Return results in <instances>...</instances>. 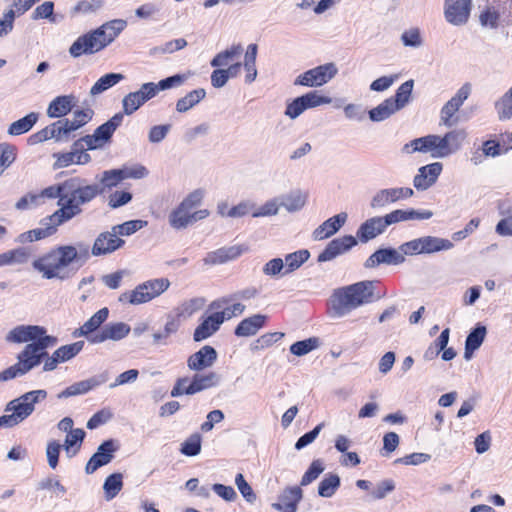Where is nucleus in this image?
I'll return each instance as SVG.
<instances>
[{
    "instance_id": "f257e3e1",
    "label": "nucleus",
    "mask_w": 512,
    "mask_h": 512,
    "mask_svg": "<svg viewBox=\"0 0 512 512\" xmlns=\"http://www.w3.org/2000/svg\"><path fill=\"white\" fill-rule=\"evenodd\" d=\"M89 255L86 244L60 245L37 257L32 267L43 279L66 281L85 264Z\"/></svg>"
},
{
    "instance_id": "f03ea898",
    "label": "nucleus",
    "mask_w": 512,
    "mask_h": 512,
    "mask_svg": "<svg viewBox=\"0 0 512 512\" xmlns=\"http://www.w3.org/2000/svg\"><path fill=\"white\" fill-rule=\"evenodd\" d=\"M467 134L463 129H456L443 136L430 134L406 143L402 151L406 154L415 152L429 153L433 158H446L460 150Z\"/></svg>"
},
{
    "instance_id": "7ed1b4c3",
    "label": "nucleus",
    "mask_w": 512,
    "mask_h": 512,
    "mask_svg": "<svg viewBox=\"0 0 512 512\" xmlns=\"http://www.w3.org/2000/svg\"><path fill=\"white\" fill-rule=\"evenodd\" d=\"M374 285L371 281H362L336 290L331 297V307L338 317L350 314L358 307L370 303L373 299Z\"/></svg>"
},
{
    "instance_id": "20e7f679",
    "label": "nucleus",
    "mask_w": 512,
    "mask_h": 512,
    "mask_svg": "<svg viewBox=\"0 0 512 512\" xmlns=\"http://www.w3.org/2000/svg\"><path fill=\"white\" fill-rule=\"evenodd\" d=\"M64 194L58 201L59 214L62 219H72L81 212L80 206L91 201L99 190L95 185H81L77 179H69L62 183Z\"/></svg>"
},
{
    "instance_id": "39448f33",
    "label": "nucleus",
    "mask_w": 512,
    "mask_h": 512,
    "mask_svg": "<svg viewBox=\"0 0 512 512\" xmlns=\"http://www.w3.org/2000/svg\"><path fill=\"white\" fill-rule=\"evenodd\" d=\"M47 391L37 389L26 392L9 401L5 406V414L0 417V428H12L19 425L35 411V405L47 398Z\"/></svg>"
},
{
    "instance_id": "423d86ee",
    "label": "nucleus",
    "mask_w": 512,
    "mask_h": 512,
    "mask_svg": "<svg viewBox=\"0 0 512 512\" xmlns=\"http://www.w3.org/2000/svg\"><path fill=\"white\" fill-rule=\"evenodd\" d=\"M204 198V191L196 189L191 192L183 201L176 207L168 217L171 227L174 229H184L188 225L193 224L199 220L205 219L209 216L207 209L195 210Z\"/></svg>"
},
{
    "instance_id": "0eeeda50",
    "label": "nucleus",
    "mask_w": 512,
    "mask_h": 512,
    "mask_svg": "<svg viewBox=\"0 0 512 512\" xmlns=\"http://www.w3.org/2000/svg\"><path fill=\"white\" fill-rule=\"evenodd\" d=\"M169 287L170 281L167 278L150 279L137 285L133 290L122 293L119 301L130 305L148 303L162 295Z\"/></svg>"
},
{
    "instance_id": "6e6552de",
    "label": "nucleus",
    "mask_w": 512,
    "mask_h": 512,
    "mask_svg": "<svg viewBox=\"0 0 512 512\" xmlns=\"http://www.w3.org/2000/svg\"><path fill=\"white\" fill-rule=\"evenodd\" d=\"M110 43L112 41L101 25L99 28L78 37L70 46L69 54L74 58L84 54H94L107 47Z\"/></svg>"
},
{
    "instance_id": "1a4fd4ad",
    "label": "nucleus",
    "mask_w": 512,
    "mask_h": 512,
    "mask_svg": "<svg viewBox=\"0 0 512 512\" xmlns=\"http://www.w3.org/2000/svg\"><path fill=\"white\" fill-rule=\"evenodd\" d=\"M4 339L9 344L56 343V338L47 335L45 328L38 325L15 326L6 333Z\"/></svg>"
},
{
    "instance_id": "9d476101",
    "label": "nucleus",
    "mask_w": 512,
    "mask_h": 512,
    "mask_svg": "<svg viewBox=\"0 0 512 512\" xmlns=\"http://www.w3.org/2000/svg\"><path fill=\"white\" fill-rule=\"evenodd\" d=\"M337 73L338 68L335 63H325L299 74L294 84L306 87H320L332 80Z\"/></svg>"
},
{
    "instance_id": "9b49d317",
    "label": "nucleus",
    "mask_w": 512,
    "mask_h": 512,
    "mask_svg": "<svg viewBox=\"0 0 512 512\" xmlns=\"http://www.w3.org/2000/svg\"><path fill=\"white\" fill-rule=\"evenodd\" d=\"M330 103H332V98L320 94L319 91H310L289 103L285 115L290 119H296L307 109Z\"/></svg>"
},
{
    "instance_id": "f8f14e48",
    "label": "nucleus",
    "mask_w": 512,
    "mask_h": 512,
    "mask_svg": "<svg viewBox=\"0 0 512 512\" xmlns=\"http://www.w3.org/2000/svg\"><path fill=\"white\" fill-rule=\"evenodd\" d=\"M122 116L115 115L110 120L99 126L92 135H86L81 138L82 147L86 146L89 150L103 147L111 138L116 128L120 125Z\"/></svg>"
},
{
    "instance_id": "ddd939ff",
    "label": "nucleus",
    "mask_w": 512,
    "mask_h": 512,
    "mask_svg": "<svg viewBox=\"0 0 512 512\" xmlns=\"http://www.w3.org/2000/svg\"><path fill=\"white\" fill-rule=\"evenodd\" d=\"M157 95L154 82L143 83L137 91L125 95L122 99L123 112L126 115H132L147 101Z\"/></svg>"
},
{
    "instance_id": "4468645a",
    "label": "nucleus",
    "mask_w": 512,
    "mask_h": 512,
    "mask_svg": "<svg viewBox=\"0 0 512 512\" xmlns=\"http://www.w3.org/2000/svg\"><path fill=\"white\" fill-rule=\"evenodd\" d=\"M444 18L454 26L465 25L472 10V0H445Z\"/></svg>"
},
{
    "instance_id": "2eb2a0df",
    "label": "nucleus",
    "mask_w": 512,
    "mask_h": 512,
    "mask_svg": "<svg viewBox=\"0 0 512 512\" xmlns=\"http://www.w3.org/2000/svg\"><path fill=\"white\" fill-rule=\"evenodd\" d=\"M56 343L39 342L29 343L17 356V362L22 367L24 372L28 373L34 367L38 366L42 358L46 355L45 350L48 347L54 346Z\"/></svg>"
},
{
    "instance_id": "dca6fc26",
    "label": "nucleus",
    "mask_w": 512,
    "mask_h": 512,
    "mask_svg": "<svg viewBox=\"0 0 512 512\" xmlns=\"http://www.w3.org/2000/svg\"><path fill=\"white\" fill-rule=\"evenodd\" d=\"M125 241L118 237L111 228L110 231L100 233L91 248L93 256H103L113 253L124 245Z\"/></svg>"
},
{
    "instance_id": "f3484780",
    "label": "nucleus",
    "mask_w": 512,
    "mask_h": 512,
    "mask_svg": "<svg viewBox=\"0 0 512 512\" xmlns=\"http://www.w3.org/2000/svg\"><path fill=\"white\" fill-rule=\"evenodd\" d=\"M131 331V327L124 322L109 323L103 329L91 335L88 341L92 344L103 343L107 340L119 341L125 338Z\"/></svg>"
},
{
    "instance_id": "a211bd4d",
    "label": "nucleus",
    "mask_w": 512,
    "mask_h": 512,
    "mask_svg": "<svg viewBox=\"0 0 512 512\" xmlns=\"http://www.w3.org/2000/svg\"><path fill=\"white\" fill-rule=\"evenodd\" d=\"M443 170V164L433 162L422 166L414 176L413 185L418 191H425L433 186Z\"/></svg>"
},
{
    "instance_id": "6ab92c4d",
    "label": "nucleus",
    "mask_w": 512,
    "mask_h": 512,
    "mask_svg": "<svg viewBox=\"0 0 512 512\" xmlns=\"http://www.w3.org/2000/svg\"><path fill=\"white\" fill-rule=\"evenodd\" d=\"M116 449L117 448L113 440L104 441L87 462L85 466L86 473L92 474L98 468L110 463Z\"/></svg>"
},
{
    "instance_id": "aec40b11",
    "label": "nucleus",
    "mask_w": 512,
    "mask_h": 512,
    "mask_svg": "<svg viewBox=\"0 0 512 512\" xmlns=\"http://www.w3.org/2000/svg\"><path fill=\"white\" fill-rule=\"evenodd\" d=\"M471 88L469 85H463L442 108L441 123L446 127H451L454 122L452 117L463 105L464 101L469 97Z\"/></svg>"
},
{
    "instance_id": "412c9836",
    "label": "nucleus",
    "mask_w": 512,
    "mask_h": 512,
    "mask_svg": "<svg viewBox=\"0 0 512 512\" xmlns=\"http://www.w3.org/2000/svg\"><path fill=\"white\" fill-rule=\"evenodd\" d=\"M404 263L400 246L397 249L384 248L375 251L364 263L366 268H374L380 264L400 265Z\"/></svg>"
},
{
    "instance_id": "4be33fe9",
    "label": "nucleus",
    "mask_w": 512,
    "mask_h": 512,
    "mask_svg": "<svg viewBox=\"0 0 512 512\" xmlns=\"http://www.w3.org/2000/svg\"><path fill=\"white\" fill-rule=\"evenodd\" d=\"M217 360V351L209 345L203 346L187 360V367L192 371L211 368Z\"/></svg>"
},
{
    "instance_id": "5701e85b",
    "label": "nucleus",
    "mask_w": 512,
    "mask_h": 512,
    "mask_svg": "<svg viewBox=\"0 0 512 512\" xmlns=\"http://www.w3.org/2000/svg\"><path fill=\"white\" fill-rule=\"evenodd\" d=\"M357 244L355 237L346 235L332 240L318 256L319 262H327L341 255Z\"/></svg>"
},
{
    "instance_id": "b1692460",
    "label": "nucleus",
    "mask_w": 512,
    "mask_h": 512,
    "mask_svg": "<svg viewBox=\"0 0 512 512\" xmlns=\"http://www.w3.org/2000/svg\"><path fill=\"white\" fill-rule=\"evenodd\" d=\"M107 381V376L105 374H100L93 376L89 379H85L79 382H76L65 390L58 394V398H68L76 395H81L89 392L90 390L104 384Z\"/></svg>"
},
{
    "instance_id": "393cba45",
    "label": "nucleus",
    "mask_w": 512,
    "mask_h": 512,
    "mask_svg": "<svg viewBox=\"0 0 512 512\" xmlns=\"http://www.w3.org/2000/svg\"><path fill=\"white\" fill-rule=\"evenodd\" d=\"M77 103V98L73 94L61 95L55 97L47 107V116L49 118H60L66 116Z\"/></svg>"
},
{
    "instance_id": "a878e982",
    "label": "nucleus",
    "mask_w": 512,
    "mask_h": 512,
    "mask_svg": "<svg viewBox=\"0 0 512 512\" xmlns=\"http://www.w3.org/2000/svg\"><path fill=\"white\" fill-rule=\"evenodd\" d=\"M347 217V213L341 212L327 219L314 230L313 238L315 240H324L334 235L345 224Z\"/></svg>"
},
{
    "instance_id": "bb28decb",
    "label": "nucleus",
    "mask_w": 512,
    "mask_h": 512,
    "mask_svg": "<svg viewBox=\"0 0 512 512\" xmlns=\"http://www.w3.org/2000/svg\"><path fill=\"white\" fill-rule=\"evenodd\" d=\"M303 492L300 487H289L280 496L279 503H273L272 507L282 512H296L297 504L301 501Z\"/></svg>"
},
{
    "instance_id": "cd10ccee",
    "label": "nucleus",
    "mask_w": 512,
    "mask_h": 512,
    "mask_svg": "<svg viewBox=\"0 0 512 512\" xmlns=\"http://www.w3.org/2000/svg\"><path fill=\"white\" fill-rule=\"evenodd\" d=\"M386 229L382 217H372L361 224L357 231V236L361 242H368L378 235L382 234Z\"/></svg>"
},
{
    "instance_id": "c85d7f7f",
    "label": "nucleus",
    "mask_w": 512,
    "mask_h": 512,
    "mask_svg": "<svg viewBox=\"0 0 512 512\" xmlns=\"http://www.w3.org/2000/svg\"><path fill=\"white\" fill-rule=\"evenodd\" d=\"M220 381L221 376L216 372L196 373L192 377V388H190V391H192L193 394H197L218 386Z\"/></svg>"
},
{
    "instance_id": "c756f323",
    "label": "nucleus",
    "mask_w": 512,
    "mask_h": 512,
    "mask_svg": "<svg viewBox=\"0 0 512 512\" xmlns=\"http://www.w3.org/2000/svg\"><path fill=\"white\" fill-rule=\"evenodd\" d=\"M420 239L423 254H433L441 251H448L454 247L452 241L437 236L426 235L421 236Z\"/></svg>"
},
{
    "instance_id": "7c9ffc66",
    "label": "nucleus",
    "mask_w": 512,
    "mask_h": 512,
    "mask_svg": "<svg viewBox=\"0 0 512 512\" xmlns=\"http://www.w3.org/2000/svg\"><path fill=\"white\" fill-rule=\"evenodd\" d=\"M265 316L256 314L243 319L235 329V334L239 337H249L255 335L264 325Z\"/></svg>"
},
{
    "instance_id": "2f4dec72",
    "label": "nucleus",
    "mask_w": 512,
    "mask_h": 512,
    "mask_svg": "<svg viewBox=\"0 0 512 512\" xmlns=\"http://www.w3.org/2000/svg\"><path fill=\"white\" fill-rule=\"evenodd\" d=\"M30 256L31 252L25 247L8 250L0 254V267L25 264Z\"/></svg>"
},
{
    "instance_id": "473e14b6",
    "label": "nucleus",
    "mask_w": 512,
    "mask_h": 512,
    "mask_svg": "<svg viewBox=\"0 0 512 512\" xmlns=\"http://www.w3.org/2000/svg\"><path fill=\"white\" fill-rule=\"evenodd\" d=\"M109 311L107 308H102L92 315L79 329L75 330L74 336H86L97 330L101 324L107 319Z\"/></svg>"
},
{
    "instance_id": "72a5a7b5",
    "label": "nucleus",
    "mask_w": 512,
    "mask_h": 512,
    "mask_svg": "<svg viewBox=\"0 0 512 512\" xmlns=\"http://www.w3.org/2000/svg\"><path fill=\"white\" fill-rule=\"evenodd\" d=\"M486 336V328L484 326L476 327L466 338L464 358L470 360L473 353L482 345Z\"/></svg>"
},
{
    "instance_id": "f704fd0d",
    "label": "nucleus",
    "mask_w": 512,
    "mask_h": 512,
    "mask_svg": "<svg viewBox=\"0 0 512 512\" xmlns=\"http://www.w3.org/2000/svg\"><path fill=\"white\" fill-rule=\"evenodd\" d=\"M397 111L399 110L393 98H388L369 111V118L373 122H381L388 119Z\"/></svg>"
},
{
    "instance_id": "c9c22d12",
    "label": "nucleus",
    "mask_w": 512,
    "mask_h": 512,
    "mask_svg": "<svg viewBox=\"0 0 512 512\" xmlns=\"http://www.w3.org/2000/svg\"><path fill=\"white\" fill-rule=\"evenodd\" d=\"M217 318L214 313L210 314L195 329L193 339L196 342L203 341L213 335L220 327V323H216Z\"/></svg>"
},
{
    "instance_id": "e433bc0d",
    "label": "nucleus",
    "mask_w": 512,
    "mask_h": 512,
    "mask_svg": "<svg viewBox=\"0 0 512 512\" xmlns=\"http://www.w3.org/2000/svg\"><path fill=\"white\" fill-rule=\"evenodd\" d=\"M38 121V114L31 112L23 118L14 121L8 127L7 133L10 136H18L29 132Z\"/></svg>"
},
{
    "instance_id": "4c0bfd02",
    "label": "nucleus",
    "mask_w": 512,
    "mask_h": 512,
    "mask_svg": "<svg viewBox=\"0 0 512 512\" xmlns=\"http://www.w3.org/2000/svg\"><path fill=\"white\" fill-rule=\"evenodd\" d=\"M45 130L47 132L48 140L54 139L58 142L69 140L70 135L73 132L68 125V118L52 123L45 127Z\"/></svg>"
},
{
    "instance_id": "58836bf2",
    "label": "nucleus",
    "mask_w": 512,
    "mask_h": 512,
    "mask_svg": "<svg viewBox=\"0 0 512 512\" xmlns=\"http://www.w3.org/2000/svg\"><path fill=\"white\" fill-rule=\"evenodd\" d=\"M307 201V193L296 190L282 197L281 207H284L288 212H296L301 210Z\"/></svg>"
},
{
    "instance_id": "ea45409f",
    "label": "nucleus",
    "mask_w": 512,
    "mask_h": 512,
    "mask_svg": "<svg viewBox=\"0 0 512 512\" xmlns=\"http://www.w3.org/2000/svg\"><path fill=\"white\" fill-rule=\"evenodd\" d=\"M243 48L241 45H233L229 49L217 54L211 61L213 67L228 66L232 62L239 60Z\"/></svg>"
},
{
    "instance_id": "a19ab883",
    "label": "nucleus",
    "mask_w": 512,
    "mask_h": 512,
    "mask_svg": "<svg viewBox=\"0 0 512 512\" xmlns=\"http://www.w3.org/2000/svg\"><path fill=\"white\" fill-rule=\"evenodd\" d=\"M124 79V75L121 73H108L100 77L90 89V95L96 96L102 92L113 87L121 80Z\"/></svg>"
},
{
    "instance_id": "79ce46f5",
    "label": "nucleus",
    "mask_w": 512,
    "mask_h": 512,
    "mask_svg": "<svg viewBox=\"0 0 512 512\" xmlns=\"http://www.w3.org/2000/svg\"><path fill=\"white\" fill-rule=\"evenodd\" d=\"M310 257V253L306 249L298 250L287 254L284 261L285 273L288 275L299 269Z\"/></svg>"
},
{
    "instance_id": "37998d69",
    "label": "nucleus",
    "mask_w": 512,
    "mask_h": 512,
    "mask_svg": "<svg viewBox=\"0 0 512 512\" xmlns=\"http://www.w3.org/2000/svg\"><path fill=\"white\" fill-rule=\"evenodd\" d=\"M205 96L206 92L203 88L195 89L177 101L176 110L180 113L187 112L204 99Z\"/></svg>"
},
{
    "instance_id": "c03bdc74",
    "label": "nucleus",
    "mask_w": 512,
    "mask_h": 512,
    "mask_svg": "<svg viewBox=\"0 0 512 512\" xmlns=\"http://www.w3.org/2000/svg\"><path fill=\"white\" fill-rule=\"evenodd\" d=\"M257 45H248L244 56V68L247 71L245 80L247 83H252L257 77L256 69Z\"/></svg>"
},
{
    "instance_id": "a18cd8bd",
    "label": "nucleus",
    "mask_w": 512,
    "mask_h": 512,
    "mask_svg": "<svg viewBox=\"0 0 512 512\" xmlns=\"http://www.w3.org/2000/svg\"><path fill=\"white\" fill-rule=\"evenodd\" d=\"M85 437V431L81 428L70 431L64 441V449L68 457H73L79 451Z\"/></svg>"
},
{
    "instance_id": "49530a36",
    "label": "nucleus",
    "mask_w": 512,
    "mask_h": 512,
    "mask_svg": "<svg viewBox=\"0 0 512 512\" xmlns=\"http://www.w3.org/2000/svg\"><path fill=\"white\" fill-rule=\"evenodd\" d=\"M495 110L500 120L512 118V86L495 102Z\"/></svg>"
},
{
    "instance_id": "de8ad7c7",
    "label": "nucleus",
    "mask_w": 512,
    "mask_h": 512,
    "mask_svg": "<svg viewBox=\"0 0 512 512\" xmlns=\"http://www.w3.org/2000/svg\"><path fill=\"white\" fill-rule=\"evenodd\" d=\"M340 486V478L336 474H328L318 486V494L324 498L332 497Z\"/></svg>"
},
{
    "instance_id": "09e8293b",
    "label": "nucleus",
    "mask_w": 512,
    "mask_h": 512,
    "mask_svg": "<svg viewBox=\"0 0 512 512\" xmlns=\"http://www.w3.org/2000/svg\"><path fill=\"white\" fill-rule=\"evenodd\" d=\"M242 253L243 248L241 246H232L217 250L209 258L212 263H224L236 259Z\"/></svg>"
},
{
    "instance_id": "8fccbe9b",
    "label": "nucleus",
    "mask_w": 512,
    "mask_h": 512,
    "mask_svg": "<svg viewBox=\"0 0 512 512\" xmlns=\"http://www.w3.org/2000/svg\"><path fill=\"white\" fill-rule=\"evenodd\" d=\"M319 347V340L311 337L302 341H297L290 346V352L296 356H304Z\"/></svg>"
},
{
    "instance_id": "3c124183",
    "label": "nucleus",
    "mask_w": 512,
    "mask_h": 512,
    "mask_svg": "<svg viewBox=\"0 0 512 512\" xmlns=\"http://www.w3.org/2000/svg\"><path fill=\"white\" fill-rule=\"evenodd\" d=\"M147 225V221L144 220H130L126 221L119 225H114L113 231L116 233L118 237L120 236H130L135 232L139 231L143 227Z\"/></svg>"
},
{
    "instance_id": "603ef678",
    "label": "nucleus",
    "mask_w": 512,
    "mask_h": 512,
    "mask_svg": "<svg viewBox=\"0 0 512 512\" xmlns=\"http://www.w3.org/2000/svg\"><path fill=\"white\" fill-rule=\"evenodd\" d=\"M92 116L93 110L90 108L75 110L72 114V118L68 119V125L74 132L87 124L92 119Z\"/></svg>"
},
{
    "instance_id": "864d4df0",
    "label": "nucleus",
    "mask_w": 512,
    "mask_h": 512,
    "mask_svg": "<svg viewBox=\"0 0 512 512\" xmlns=\"http://www.w3.org/2000/svg\"><path fill=\"white\" fill-rule=\"evenodd\" d=\"M122 475L119 473L111 474L104 482L103 489L106 495V499L110 500L114 498L122 489Z\"/></svg>"
},
{
    "instance_id": "5fc2aeb1",
    "label": "nucleus",
    "mask_w": 512,
    "mask_h": 512,
    "mask_svg": "<svg viewBox=\"0 0 512 512\" xmlns=\"http://www.w3.org/2000/svg\"><path fill=\"white\" fill-rule=\"evenodd\" d=\"M84 347L83 341H77L69 345H64L55 350V356L61 362H65L76 356Z\"/></svg>"
},
{
    "instance_id": "6e6d98bb",
    "label": "nucleus",
    "mask_w": 512,
    "mask_h": 512,
    "mask_svg": "<svg viewBox=\"0 0 512 512\" xmlns=\"http://www.w3.org/2000/svg\"><path fill=\"white\" fill-rule=\"evenodd\" d=\"M51 235H53V228L40 227L20 234L17 237V242L24 244L28 242L41 240Z\"/></svg>"
},
{
    "instance_id": "4d7b16f0",
    "label": "nucleus",
    "mask_w": 512,
    "mask_h": 512,
    "mask_svg": "<svg viewBox=\"0 0 512 512\" xmlns=\"http://www.w3.org/2000/svg\"><path fill=\"white\" fill-rule=\"evenodd\" d=\"M189 75L190 74H176V75L170 76L166 79L160 80L158 83H154V86L156 87L157 94L160 91L180 87L187 81V79L189 78Z\"/></svg>"
},
{
    "instance_id": "13d9d810",
    "label": "nucleus",
    "mask_w": 512,
    "mask_h": 512,
    "mask_svg": "<svg viewBox=\"0 0 512 512\" xmlns=\"http://www.w3.org/2000/svg\"><path fill=\"white\" fill-rule=\"evenodd\" d=\"M414 82L413 80H408L401 84V86L397 89L395 98H393V101H395V104L397 106V109H402L410 100L412 90H413Z\"/></svg>"
},
{
    "instance_id": "bf43d9fd",
    "label": "nucleus",
    "mask_w": 512,
    "mask_h": 512,
    "mask_svg": "<svg viewBox=\"0 0 512 512\" xmlns=\"http://www.w3.org/2000/svg\"><path fill=\"white\" fill-rule=\"evenodd\" d=\"M401 42L405 47L419 48L423 45V39L419 28L411 27L401 34Z\"/></svg>"
},
{
    "instance_id": "052dcab7",
    "label": "nucleus",
    "mask_w": 512,
    "mask_h": 512,
    "mask_svg": "<svg viewBox=\"0 0 512 512\" xmlns=\"http://www.w3.org/2000/svg\"><path fill=\"white\" fill-rule=\"evenodd\" d=\"M280 207H281V203L278 201V199L274 198V199L268 200L263 205L254 209V211L252 212V216L254 218L274 216L279 213Z\"/></svg>"
},
{
    "instance_id": "680f3d73",
    "label": "nucleus",
    "mask_w": 512,
    "mask_h": 512,
    "mask_svg": "<svg viewBox=\"0 0 512 512\" xmlns=\"http://www.w3.org/2000/svg\"><path fill=\"white\" fill-rule=\"evenodd\" d=\"M324 463L321 459L314 460L309 466L308 470L302 476L300 484L306 486L316 480L319 475L324 471Z\"/></svg>"
},
{
    "instance_id": "e2e57ef3",
    "label": "nucleus",
    "mask_w": 512,
    "mask_h": 512,
    "mask_svg": "<svg viewBox=\"0 0 512 512\" xmlns=\"http://www.w3.org/2000/svg\"><path fill=\"white\" fill-rule=\"evenodd\" d=\"M245 310V306L241 303H235L224 308L222 311L214 312L217 318L216 323L222 324L225 320L241 315Z\"/></svg>"
},
{
    "instance_id": "0e129e2a",
    "label": "nucleus",
    "mask_w": 512,
    "mask_h": 512,
    "mask_svg": "<svg viewBox=\"0 0 512 512\" xmlns=\"http://www.w3.org/2000/svg\"><path fill=\"white\" fill-rule=\"evenodd\" d=\"M42 205L38 193H28L22 196L16 203L15 208L20 211L34 209Z\"/></svg>"
},
{
    "instance_id": "69168bd1",
    "label": "nucleus",
    "mask_w": 512,
    "mask_h": 512,
    "mask_svg": "<svg viewBox=\"0 0 512 512\" xmlns=\"http://www.w3.org/2000/svg\"><path fill=\"white\" fill-rule=\"evenodd\" d=\"M479 21L483 27L495 29L498 27L499 13L494 8L487 7L480 12Z\"/></svg>"
},
{
    "instance_id": "338daca9",
    "label": "nucleus",
    "mask_w": 512,
    "mask_h": 512,
    "mask_svg": "<svg viewBox=\"0 0 512 512\" xmlns=\"http://www.w3.org/2000/svg\"><path fill=\"white\" fill-rule=\"evenodd\" d=\"M127 22L123 19H114L102 25L109 39L113 42L116 37L126 28Z\"/></svg>"
},
{
    "instance_id": "774afa93",
    "label": "nucleus",
    "mask_w": 512,
    "mask_h": 512,
    "mask_svg": "<svg viewBox=\"0 0 512 512\" xmlns=\"http://www.w3.org/2000/svg\"><path fill=\"white\" fill-rule=\"evenodd\" d=\"M201 451V438L195 434L189 437L181 447V453L187 456H196Z\"/></svg>"
}]
</instances>
